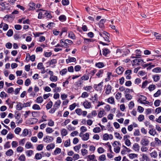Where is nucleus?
Listing matches in <instances>:
<instances>
[{
  "instance_id": "9b49d317",
  "label": "nucleus",
  "mask_w": 161,
  "mask_h": 161,
  "mask_svg": "<svg viewBox=\"0 0 161 161\" xmlns=\"http://www.w3.org/2000/svg\"><path fill=\"white\" fill-rule=\"evenodd\" d=\"M129 89H126L125 91V94L126 98L128 100H130L132 98V96L130 94L126 93V92H129Z\"/></svg>"
},
{
  "instance_id": "37998d69",
  "label": "nucleus",
  "mask_w": 161,
  "mask_h": 161,
  "mask_svg": "<svg viewBox=\"0 0 161 161\" xmlns=\"http://www.w3.org/2000/svg\"><path fill=\"white\" fill-rule=\"evenodd\" d=\"M37 68L39 69H43L44 70V67L43 66L42 63H39L37 66Z\"/></svg>"
},
{
  "instance_id": "bf43d9fd",
  "label": "nucleus",
  "mask_w": 161,
  "mask_h": 161,
  "mask_svg": "<svg viewBox=\"0 0 161 161\" xmlns=\"http://www.w3.org/2000/svg\"><path fill=\"white\" fill-rule=\"evenodd\" d=\"M81 152L83 156H85L88 153V151L85 149H82L81 150Z\"/></svg>"
},
{
  "instance_id": "9d476101",
  "label": "nucleus",
  "mask_w": 161,
  "mask_h": 161,
  "mask_svg": "<svg viewBox=\"0 0 161 161\" xmlns=\"http://www.w3.org/2000/svg\"><path fill=\"white\" fill-rule=\"evenodd\" d=\"M103 82H102L98 84V85H95L94 86V88L95 90L97 91L99 90L102 87V84Z\"/></svg>"
},
{
  "instance_id": "58836bf2",
  "label": "nucleus",
  "mask_w": 161,
  "mask_h": 161,
  "mask_svg": "<svg viewBox=\"0 0 161 161\" xmlns=\"http://www.w3.org/2000/svg\"><path fill=\"white\" fill-rule=\"evenodd\" d=\"M129 156L130 158L132 159L134 158H137V155L135 153H130L129 154Z\"/></svg>"
},
{
  "instance_id": "c9c22d12",
  "label": "nucleus",
  "mask_w": 161,
  "mask_h": 161,
  "mask_svg": "<svg viewBox=\"0 0 161 161\" xmlns=\"http://www.w3.org/2000/svg\"><path fill=\"white\" fill-rule=\"evenodd\" d=\"M75 112L79 115H80L82 114V110L80 108H77L75 110Z\"/></svg>"
},
{
  "instance_id": "f03ea898",
  "label": "nucleus",
  "mask_w": 161,
  "mask_h": 161,
  "mask_svg": "<svg viewBox=\"0 0 161 161\" xmlns=\"http://www.w3.org/2000/svg\"><path fill=\"white\" fill-rule=\"evenodd\" d=\"M100 35L103 37L105 41H107L108 42H109L110 41L108 39V38H109V34L106 31H103V33H99Z\"/></svg>"
},
{
  "instance_id": "4468645a",
  "label": "nucleus",
  "mask_w": 161,
  "mask_h": 161,
  "mask_svg": "<svg viewBox=\"0 0 161 161\" xmlns=\"http://www.w3.org/2000/svg\"><path fill=\"white\" fill-rule=\"evenodd\" d=\"M133 149L136 151H138L140 149V146L138 143H135L133 146Z\"/></svg>"
},
{
  "instance_id": "4c0bfd02",
  "label": "nucleus",
  "mask_w": 161,
  "mask_h": 161,
  "mask_svg": "<svg viewBox=\"0 0 161 161\" xmlns=\"http://www.w3.org/2000/svg\"><path fill=\"white\" fill-rule=\"evenodd\" d=\"M89 77L88 75H84L82 77H81V79L82 80H88Z\"/></svg>"
},
{
  "instance_id": "6e6552de",
  "label": "nucleus",
  "mask_w": 161,
  "mask_h": 161,
  "mask_svg": "<svg viewBox=\"0 0 161 161\" xmlns=\"http://www.w3.org/2000/svg\"><path fill=\"white\" fill-rule=\"evenodd\" d=\"M90 100L92 101V102L94 103L95 102H97L98 100L97 95L95 93L93 96H92L90 98Z\"/></svg>"
},
{
  "instance_id": "6e6d98bb",
  "label": "nucleus",
  "mask_w": 161,
  "mask_h": 161,
  "mask_svg": "<svg viewBox=\"0 0 161 161\" xmlns=\"http://www.w3.org/2000/svg\"><path fill=\"white\" fill-rule=\"evenodd\" d=\"M35 157L36 159H40L42 158V155L39 153L36 154Z\"/></svg>"
},
{
  "instance_id": "c756f323",
  "label": "nucleus",
  "mask_w": 161,
  "mask_h": 161,
  "mask_svg": "<svg viewBox=\"0 0 161 161\" xmlns=\"http://www.w3.org/2000/svg\"><path fill=\"white\" fill-rule=\"evenodd\" d=\"M53 103L52 101H50L46 105V108L47 109H49L50 108L52 105H53Z\"/></svg>"
},
{
  "instance_id": "72a5a7b5",
  "label": "nucleus",
  "mask_w": 161,
  "mask_h": 161,
  "mask_svg": "<svg viewBox=\"0 0 161 161\" xmlns=\"http://www.w3.org/2000/svg\"><path fill=\"white\" fill-rule=\"evenodd\" d=\"M36 102L38 103H41L43 101V99L42 97H39L36 99Z\"/></svg>"
},
{
  "instance_id": "cd10ccee",
  "label": "nucleus",
  "mask_w": 161,
  "mask_h": 161,
  "mask_svg": "<svg viewBox=\"0 0 161 161\" xmlns=\"http://www.w3.org/2000/svg\"><path fill=\"white\" fill-rule=\"evenodd\" d=\"M68 36L70 38L74 39L75 38V36L74 34L72 32H69L68 33Z\"/></svg>"
},
{
  "instance_id": "5701e85b",
  "label": "nucleus",
  "mask_w": 161,
  "mask_h": 161,
  "mask_svg": "<svg viewBox=\"0 0 161 161\" xmlns=\"http://www.w3.org/2000/svg\"><path fill=\"white\" fill-rule=\"evenodd\" d=\"M61 152V149L60 148H57L53 152V154L56 155L59 154Z\"/></svg>"
},
{
  "instance_id": "c03bdc74",
  "label": "nucleus",
  "mask_w": 161,
  "mask_h": 161,
  "mask_svg": "<svg viewBox=\"0 0 161 161\" xmlns=\"http://www.w3.org/2000/svg\"><path fill=\"white\" fill-rule=\"evenodd\" d=\"M142 158L144 160H146L147 161H149V159L147 156L145 154H142Z\"/></svg>"
},
{
  "instance_id": "393cba45",
  "label": "nucleus",
  "mask_w": 161,
  "mask_h": 161,
  "mask_svg": "<svg viewBox=\"0 0 161 161\" xmlns=\"http://www.w3.org/2000/svg\"><path fill=\"white\" fill-rule=\"evenodd\" d=\"M153 72L158 73L161 72V68L159 67H157L153 69L152 70Z\"/></svg>"
},
{
  "instance_id": "2f4dec72",
  "label": "nucleus",
  "mask_w": 161,
  "mask_h": 161,
  "mask_svg": "<svg viewBox=\"0 0 161 161\" xmlns=\"http://www.w3.org/2000/svg\"><path fill=\"white\" fill-rule=\"evenodd\" d=\"M70 140L69 139L65 141L64 142V146L65 147H67L70 146Z\"/></svg>"
},
{
  "instance_id": "3c124183",
  "label": "nucleus",
  "mask_w": 161,
  "mask_h": 161,
  "mask_svg": "<svg viewBox=\"0 0 161 161\" xmlns=\"http://www.w3.org/2000/svg\"><path fill=\"white\" fill-rule=\"evenodd\" d=\"M61 134L62 136H65L67 134V132L66 129H64L62 130Z\"/></svg>"
},
{
  "instance_id": "774afa93",
  "label": "nucleus",
  "mask_w": 161,
  "mask_h": 161,
  "mask_svg": "<svg viewBox=\"0 0 161 161\" xmlns=\"http://www.w3.org/2000/svg\"><path fill=\"white\" fill-rule=\"evenodd\" d=\"M156 143L158 146H160L161 145V141L159 140L157 138H155V139Z\"/></svg>"
},
{
  "instance_id": "b1692460",
  "label": "nucleus",
  "mask_w": 161,
  "mask_h": 161,
  "mask_svg": "<svg viewBox=\"0 0 161 161\" xmlns=\"http://www.w3.org/2000/svg\"><path fill=\"white\" fill-rule=\"evenodd\" d=\"M150 155L152 157H153L154 158H156L158 156L157 153L155 151L151 153Z\"/></svg>"
},
{
  "instance_id": "69168bd1",
  "label": "nucleus",
  "mask_w": 161,
  "mask_h": 161,
  "mask_svg": "<svg viewBox=\"0 0 161 161\" xmlns=\"http://www.w3.org/2000/svg\"><path fill=\"white\" fill-rule=\"evenodd\" d=\"M106 20L104 19H101L99 22V25L100 27H102L103 25L105 23Z\"/></svg>"
},
{
  "instance_id": "0eeeda50",
  "label": "nucleus",
  "mask_w": 161,
  "mask_h": 161,
  "mask_svg": "<svg viewBox=\"0 0 161 161\" xmlns=\"http://www.w3.org/2000/svg\"><path fill=\"white\" fill-rule=\"evenodd\" d=\"M124 70V68L121 66H119L116 69V71L118 75H121L123 73Z\"/></svg>"
},
{
  "instance_id": "473e14b6",
  "label": "nucleus",
  "mask_w": 161,
  "mask_h": 161,
  "mask_svg": "<svg viewBox=\"0 0 161 161\" xmlns=\"http://www.w3.org/2000/svg\"><path fill=\"white\" fill-rule=\"evenodd\" d=\"M96 66L97 67L100 68H103L104 66V64L103 63L99 62L96 64Z\"/></svg>"
},
{
  "instance_id": "864d4df0",
  "label": "nucleus",
  "mask_w": 161,
  "mask_h": 161,
  "mask_svg": "<svg viewBox=\"0 0 161 161\" xmlns=\"http://www.w3.org/2000/svg\"><path fill=\"white\" fill-rule=\"evenodd\" d=\"M144 119V116L143 115L141 114L139 115L138 118V120L140 122L142 121Z\"/></svg>"
},
{
  "instance_id": "a19ab883",
  "label": "nucleus",
  "mask_w": 161,
  "mask_h": 161,
  "mask_svg": "<svg viewBox=\"0 0 161 161\" xmlns=\"http://www.w3.org/2000/svg\"><path fill=\"white\" fill-rule=\"evenodd\" d=\"M108 102L111 104L114 103V98L112 97H110L108 99Z\"/></svg>"
},
{
  "instance_id": "4be33fe9",
  "label": "nucleus",
  "mask_w": 161,
  "mask_h": 161,
  "mask_svg": "<svg viewBox=\"0 0 161 161\" xmlns=\"http://www.w3.org/2000/svg\"><path fill=\"white\" fill-rule=\"evenodd\" d=\"M50 80L52 82H56L58 80V78L57 76L53 75L50 77Z\"/></svg>"
},
{
  "instance_id": "412c9836",
  "label": "nucleus",
  "mask_w": 161,
  "mask_h": 161,
  "mask_svg": "<svg viewBox=\"0 0 161 161\" xmlns=\"http://www.w3.org/2000/svg\"><path fill=\"white\" fill-rule=\"evenodd\" d=\"M25 147L27 149H29L33 148V147L32 146V145L30 142H26L25 145Z\"/></svg>"
},
{
  "instance_id": "f257e3e1",
  "label": "nucleus",
  "mask_w": 161,
  "mask_h": 161,
  "mask_svg": "<svg viewBox=\"0 0 161 161\" xmlns=\"http://www.w3.org/2000/svg\"><path fill=\"white\" fill-rule=\"evenodd\" d=\"M40 11L39 14L38 16V18L41 19L42 18H44L46 16V15L47 14V12L45 10H43L41 9L37 10V12Z\"/></svg>"
},
{
  "instance_id": "39448f33",
  "label": "nucleus",
  "mask_w": 161,
  "mask_h": 161,
  "mask_svg": "<svg viewBox=\"0 0 161 161\" xmlns=\"http://www.w3.org/2000/svg\"><path fill=\"white\" fill-rule=\"evenodd\" d=\"M149 143V141L146 138L142 139L141 142V144L144 146H147Z\"/></svg>"
},
{
  "instance_id": "c85d7f7f",
  "label": "nucleus",
  "mask_w": 161,
  "mask_h": 161,
  "mask_svg": "<svg viewBox=\"0 0 161 161\" xmlns=\"http://www.w3.org/2000/svg\"><path fill=\"white\" fill-rule=\"evenodd\" d=\"M153 78L155 81H157L160 79V77L158 75H155L153 76Z\"/></svg>"
},
{
  "instance_id": "aec40b11",
  "label": "nucleus",
  "mask_w": 161,
  "mask_h": 161,
  "mask_svg": "<svg viewBox=\"0 0 161 161\" xmlns=\"http://www.w3.org/2000/svg\"><path fill=\"white\" fill-rule=\"evenodd\" d=\"M110 53V51L109 49L107 48H105L104 49L103 51V55L105 56H106L109 53Z\"/></svg>"
},
{
  "instance_id": "ea45409f",
  "label": "nucleus",
  "mask_w": 161,
  "mask_h": 161,
  "mask_svg": "<svg viewBox=\"0 0 161 161\" xmlns=\"http://www.w3.org/2000/svg\"><path fill=\"white\" fill-rule=\"evenodd\" d=\"M103 70H100L96 74V75L98 77H101L102 76Z\"/></svg>"
},
{
  "instance_id": "49530a36",
  "label": "nucleus",
  "mask_w": 161,
  "mask_h": 161,
  "mask_svg": "<svg viewBox=\"0 0 161 161\" xmlns=\"http://www.w3.org/2000/svg\"><path fill=\"white\" fill-rule=\"evenodd\" d=\"M83 88L87 92H89L92 89V87L91 86H87L84 87Z\"/></svg>"
},
{
  "instance_id": "338daca9",
  "label": "nucleus",
  "mask_w": 161,
  "mask_h": 161,
  "mask_svg": "<svg viewBox=\"0 0 161 161\" xmlns=\"http://www.w3.org/2000/svg\"><path fill=\"white\" fill-rule=\"evenodd\" d=\"M155 86L154 85H150L148 87V89L150 91H151L155 88Z\"/></svg>"
},
{
  "instance_id": "bb28decb",
  "label": "nucleus",
  "mask_w": 161,
  "mask_h": 161,
  "mask_svg": "<svg viewBox=\"0 0 161 161\" xmlns=\"http://www.w3.org/2000/svg\"><path fill=\"white\" fill-rule=\"evenodd\" d=\"M28 130L27 129H25L23 131L22 135L23 136H25L28 135Z\"/></svg>"
},
{
  "instance_id": "79ce46f5",
  "label": "nucleus",
  "mask_w": 161,
  "mask_h": 161,
  "mask_svg": "<svg viewBox=\"0 0 161 161\" xmlns=\"http://www.w3.org/2000/svg\"><path fill=\"white\" fill-rule=\"evenodd\" d=\"M48 121V125L49 126H53L54 125V122L52 119H49Z\"/></svg>"
},
{
  "instance_id": "8fccbe9b",
  "label": "nucleus",
  "mask_w": 161,
  "mask_h": 161,
  "mask_svg": "<svg viewBox=\"0 0 161 161\" xmlns=\"http://www.w3.org/2000/svg\"><path fill=\"white\" fill-rule=\"evenodd\" d=\"M32 108L34 110H40V108L39 105L34 104L32 106Z\"/></svg>"
},
{
  "instance_id": "7ed1b4c3",
  "label": "nucleus",
  "mask_w": 161,
  "mask_h": 161,
  "mask_svg": "<svg viewBox=\"0 0 161 161\" xmlns=\"http://www.w3.org/2000/svg\"><path fill=\"white\" fill-rule=\"evenodd\" d=\"M53 140V138L52 136H47L43 139V141L47 143L52 142Z\"/></svg>"
},
{
  "instance_id": "dca6fc26",
  "label": "nucleus",
  "mask_w": 161,
  "mask_h": 161,
  "mask_svg": "<svg viewBox=\"0 0 161 161\" xmlns=\"http://www.w3.org/2000/svg\"><path fill=\"white\" fill-rule=\"evenodd\" d=\"M147 98L145 96L143 95H141L138 101H140V103H143L144 102L142 101H146Z\"/></svg>"
},
{
  "instance_id": "5fc2aeb1",
  "label": "nucleus",
  "mask_w": 161,
  "mask_h": 161,
  "mask_svg": "<svg viewBox=\"0 0 161 161\" xmlns=\"http://www.w3.org/2000/svg\"><path fill=\"white\" fill-rule=\"evenodd\" d=\"M13 33L12 30L10 29L7 32V35L9 37L13 35Z\"/></svg>"
},
{
  "instance_id": "a211bd4d",
  "label": "nucleus",
  "mask_w": 161,
  "mask_h": 161,
  "mask_svg": "<svg viewBox=\"0 0 161 161\" xmlns=\"http://www.w3.org/2000/svg\"><path fill=\"white\" fill-rule=\"evenodd\" d=\"M14 152L11 149H9L6 152V154L7 156H11L13 154Z\"/></svg>"
},
{
  "instance_id": "4d7b16f0",
  "label": "nucleus",
  "mask_w": 161,
  "mask_h": 161,
  "mask_svg": "<svg viewBox=\"0 0 161 161\" xmlns=\"http://www.w3.org/2000/svg\"><path fill=\"white\" fill-rule=\"evenodd\" d=\"M61 88L59 87H56L55 88L53 89V91L54 92H60L61 91Z\"/></svg>"
},
{
  "instance_id": "423d86ee",
  "label": "nucleus",
  "mask_w": 161,
  "mask_h": 161,
  "mask_svg": "<svg viewBox=\"0 0 161 161\" xmlns=\"http://www.w3.org/2000/svg\"><path fill=\"white\" fill-rule=\"evenodd\" d=\"M133 62L135 64L139 65L142 64L143 62V61L141 59H138L133 60Z\"/></svg>"
},
{
  "instance_id": "6ab92c4d",
  "label": "nucleus",
  "mask_w": 161,
  "mask_h": 161,
  "mask_svg": "<svg viewBox=\"0 0 161 161\" xmlns=\"http://www.w3.org/2000/svg\"><path fill=\"white\" fill-rule=\"evenodd\" d=\"M29 5L30 7L29 8L30 10H33L35 9V3H29Z\"/></svg>"
},
{
  "instance_id": "a18cd8bd",
  "label": "nucleus",
  "mask_w": 161,
  "mask_h": 161,
  "mask_svg": "<svg viewBox=\"0 0 161 161\" xmlns=\"http://www.w3.org/2000/svg\"><path fill=\"white\" fill-rule=\"evenodd\" d=\"M24 106H22V104L20 103H19L16 106L17 109L19 110H21Z\"/></svg>"
},
{
  "instance_id": "0e129e2a",
  "label": "nucleus",
  "mask_w": 161,
  "mask_h": 161,
  "mask_svg": "<svg viewBox=\"0 0 161 161\" xmlns=\"http://www.w3.org/2000/svg\"><path fill=\"white\" fill-rule=\"evenodd\" d=\"M114 135L117 138L121 140L122 138V137L120 136V134L118 132H115L114 133Z\"/></svg>"
},
{
  "instance_id": "1a4fd4ad",
  "label": "nucleus",
  "mask_w": 161,
  "mask_h": 161,
  "mask_svg": "<svg viewBox=\"0 0 161 161\" xmlns=\"http://www.w3.org/2000/svg\"><path fill=\"white\" fill-rule=\"evenodd\" d=\"M112 89L111 86L110 85H108L105 89V93L107 95L109 94L111 92Z\"/></svg>"
},
{
  "instance_id": "680f3d73",
  "label": "nucleus",
  "mask_w": 161,
  "mask_h": 161,
  "mask_svg": "<svg viewBox=\"0 0 161 161\" xmlns=\"http://www.w3.org/2000/svg\"><path fill=\"white\" fill-rule=\"evenodd\" d=\"M4 149L8 148L10 147V145L9 142H7L4 146Z\"/></svg>"
},
{
  "instance_id": "de8ad7c7",
  "label": "nucleus",
  "mask_w": 161,
  "mask_h": 161,
  "mask_svg": "<svg viewBox=\"0 0 161 161\" xmlns=\"http://www.w3.org/2000/svg\"><path fill=\"white\" fill-rule=\"evenodd\" d=\"M121 97V94L118 92L115 95V97L117 100L119 99Z\"/></svg>"
},
{
  "instance_id": "ddd939ff",
  "label": "nucleus",
  "mask_w": 161,
  "mask_h": 161,
  "mask_svg": "<svg viewBox=\"0 0 161 161\" xmlns=\"http://www.w3.org/2000/svg\"><path fill=\"white\" fill-rule=\"evenodd\" d=\"M136 56H131V58H136L139 57L141 56V51L139 50H136Z\"/></svg>"
},
{
  "instance_id": "13d9d810",
  "label": "nucleus",
  "mask_w": 161,
  "mask_h": 161,
  "mask_svg": "<svg viewBox=\"0 0 161 161\" xmlns=\"http://www.w3.org/2000/svg\"><path fill=\"white\" fill-rule=\"evenodd\" d=\"M121 145V144L119 142L117 141H115L114 142L113 144V146L114 147H117V146H119Z\"/></svg>"
},
{
  "instance_id": "052dcab7",
  "label": "nucleus",
  "mask_w": 161,
  "mask_h": 161,
  "mask_svg": "<svg viewBox=\"0 0 161 161\" xmlns=\"http://www.w3.org/2000/svg\"><path fill=\"white\" fill-rule=\"evenodd\" d=\"M128 106L129 108L130 109H131L134 106V104L133 102L132 101L130 102L128 105Z\"/></svg>"
},
{
  "instance_id": "a878e982",
  "label": "nucleus",
  "mask_w": 161,
  "mask_h": 161,
  "mask_svg": "<svg viewBox=\"0 0 161 161\" xmlns=\"http://www.w3.org/2000/svg\"><path fill=\"white\" fill-rule=\"evenodd\" d=\"M156 132L155 130L153 128L151 129L149 131V133L153 136H154L156 134Z\"/></svg>"
},
{
  "instance_id": "20e7f679",
  "label": "nucleus",
  "mask_w": 161,
  "mask_h": 161,
  "mask_svg": "<svg viewBox=\"0 0 161 161\" xmlns=\"http://www.w3.org/2000/svg\"><path fill=\"white\" fill-rule=\"evenodd\" d=\"M83 104L84 108L86 109L90 108L92 107L91 103L86 100H85V101L83 102Z\"/></svg>"
},
{
  "instance_id": "e2e57ef3",
  "label": "nucleus",
  "mask_w": 161,
  "mask_h": 161,
  "mask_svg": "<svg viewBox=\"0 0 161 161\" xmlns=\"http://www.w3.org/2000/svg\"><path fill=\"white\" fill-rule=\"evenodd\" d=\"M52 54L51 52H45L44 53V55L46 57H50Z\"/></svg>"
},
{
  "instance_id": "2eb2a0df",
  "label": "nucleus",
  "mask_w": 161,
  "mask_h": 161,
  "mask_svg": "<svg viewBox=\"0 0 161 161\" xmlns=\"http://www.w3.org/2000/svg\"><path fill=\"white\" fill-rule=\"evenodd\" d=\"M89 135L88 133H86L83 135L82 139L84 141H87L89 139Z\"/></svg>"
},
{
  "instance_id": "f3484780",
  "label": "nucleus",
  "mask_w": 161,
  "mask_h": 161,
  "mask_svg": "<svg viewBox=\"0 0 161 161\" xmlns=\"http://www.w3.org/2000/svg\"><path fill=\"white\" fill-rule=\"evenodd\" d=\"M54 147V144L53 143H51L47 146L46 149L47 150H49L53 148Z\"/></svg>"
},
{
  "instance_id": "f704fd0d",
  "label": "nucleus",
  "mask_w": 161,
  "mask_h": 161,
  "mask_svg": "<svg viewBox=\"0 0 161 161\" xmlns=\"http://www.w3.org/2000/svg\"><path fill=\"white\" fill-rule=\"evenodd\" d=\"M12 147L15 148L18 146V143L16 141H13L11 143Z\"/></svg>"
},
{
  "instance_id": "603ef678",
  "label": "nucleus",
  "mask_w": 161,
  "mask_h": 161,
  "mask_svg": "<svg viewBox=\"0 0 161 161\" xmlns=\"http://www.w3.org/2000/svg\"><path fill=\"white\" fill-rule=\"evenodd\" d=\"M53 131L52 128L50 127H47L46 129V132L48 133H51Z\"/></svg>"
},
{
  "instance_id": "09e8293b",
  "label": "nucleus",
  "mask_w": 161,
  "mask_h": 161,
  "mask_svg": "<svg viewBox=\"0 0 161 161\" xmlns=\"http://www.w3.org/2000/svg\"><path fill=\"white\" fill-rule=\"evenodd\" d=\"M80 147L81 145L79 144L78 145L74 147V149L75 152H77L80 148Z\"/></svg>"
},
{
  "instance_id": "e433bc0d",
  "label": "nucleus",
  "mask_w": 161,
  "mask_h": 161,
  "mask_svg": "<svg viewBox=\"0 0 161 161\" xmlns=\"http://www.w3.org/2000/svg\"><path fill=\"white\" fill-rule=\"evenodd\" d=\"M101 129L99 127H96L94 128L93 130L94 133H98L101 131Z\"/></svg>"
},
{
  "instance_id": "7c9ffc66",
  "label": "nucleus",
  "mask_w": 161,
  "mask_h": 161,
  "mask_svg": "<svg viewBox=\"0 0 161 161\" xmlns=\"http://www.w3.org/2000/svg\"><path fill=\"white\" fill-rule=\"evenodd\" d=\"M59 19L62 21H65L66 20V17L64 15H61L59 17Z\"/></svg>"
},
{
  "instance_id": "f8f14e48",
  "label": "nucleus",
  "mask_w": 161,
  "mask_h": 161,
  "mask_svg": "<svg viewBox=\"0 0 161 161\" xmlns=\"http://www.w3.org/2000/svg\"><path fill=\"white\" fill-rule=\"evenodd\" d=\"M76 61V58L74 57H69L68 59H66V62L67 64L72 62H75Z\"/></svg>"
}]
</instances>
